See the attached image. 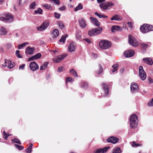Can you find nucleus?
<instances>
[{"mask_svg": "<svg viewBox=\"0 0 153 153\" xmlns=\"http://www.w3.org/2000/svg\"><path fill=\"white\" fill-rule=\"evenodd\" d=\"M138 121L137 116L135 114H132L129 119L130 127L132 128H136L138 124Z\"/></svg>", "mask_w": 153, "mask_h": 153, "instance_id": "obj_1", "label": "nucleus"}, {"mask_svg": "<svg viewBox=\"0 0 153 153\" xmlns=\"http://www.w3.org/2000/svg\"><path fill=\"white\" fill-rule=\"evenodd\" d=\"M13 16L8 13L0 15V20L2 21L5 22L10 23L13 22Z\"/></svg>", "mask_w": 153, "mask_h": 153, "instance_id": "obj_2", "label": "nucleus"}, {"mask_svg": "<svg viewBox=\"0 0 153 153\" xmlns=\"http://www.w3.org/2000/svg\"><path fill=\"white\" fill-rule=\"evenodd\" d=\"M99 45L101 48L106 49L111 47V43L107 40H102L100 42Z\"/></svg>", "mask_w": 153, "mask_h": 153, "instance_id": "obj_3", "label": "nucleus"}, {"mask_svg": "<svg viewBox=\"0 0 153 153\" xmlns=\"http://www.w3.org/2000/svg\"><path fill=\"white\" fill-rule=\"evenodd\" d=\"M102 30V27H100L97 28L92 29L88 31V35L91 36H94L100 33Z\"/></svg>", "mask_w": 153, "mask_h": 153, "instance_id": "obj_4", "label": "nucleus"}, {"mask_svg": "<svg viewBox=\"0 0 153 153\" xmlns=\"http://www.w3.org/2000/svg\"><path fill=\"white\" fill-rule=\"evenodd\" d=\"M50 24V22L49 20H46L43 22L41 25L37 27V30L39 31H43L46 30Z\"/></svg>", "mask_w": 153, "mask_h": 153, "instance_id": "obj_5", "label": "nucleus"}, {"mask_svg": "<svg viewBox=\"0 0 153 153\" xmlns=\"http://www.w3.org/2000/svg\"><path fill=\"white\" fill-rule=\"evenodd\" d=\"M128 37V42L131 45L136 47L139 45V42L133 36L129 35Z\"/></svg>", "mask_w": 153, "mask_h": 153, "instance_id": "obj_6", "label": "nucleus"}, {"mask_svg": "<svg viewBox=\"0 0 153 153\" xmlns=\"http://www.w3.org/2000/svg\"><path fill=\"white\" fill-rule=\"evenodd\" d=\"M139 75L141 79L143 80H145L146 77V72L143 69V67L141 65L139 68Z\"/></svg>", "mask_w": 153, "mask_h": 153, "instance_id": "obj_7", "label": "nucleus"}, {"mask_svg": "<svg viewBox=\"0 0 153 153\" xmlns=\"http://www.w3.org/2000/svg\"><path fill=\"white\" fill-rule=\"evenodd\" d=\"M131 91L132 93L137 92L139 90V86L135 82H132L131 85Z\"/></svg>", "mask_w": 153, "mask_h": 153, "instance_id": "obj_8", "label": "nucleus"}, {"mask_svg": "<svg viewBox=\"0 0 153 153\" xmlns=\"http://www.w3.org/2000/svg\"><path fill=\"white\" fill-rule=\"evenodd\" d=\"M67 56V55L66 54L59 55L53 59V61L55 63H58L61 61L64 58L66 57Z\"/></svg>", "mask_w": 153, "mask_h": 153, "instance_id": "obj_9", "label": "nucleus"}, {"mask_svg": "<svg viewBox=\"0 0 153 153\" xmlns=\"http://www.w3.org/2000/svg\"><path fill=\"white\" fill-rule=\"evenodd\" d=\"M78 22L80 26L82 28H85L87 25L86 21L84 18L79 19L78 20Z\"/></svg>", "mask_w": 153, "mask_h": 153, "instance_id": "obj_10", "label": "nucleus"}, {"mask_svg": "<svg viewBox=\"0 0 153 153\" xmlns=\"http://www.w3.org/2000/svg\"><path fill=\"white\" fill-rule=\"evenodd\" d=\"M30 67L31 70L34 71L39 68V67L35 62H31L30 64Z\"/></svg>", "mask_w": 153, "mask_h": 153, "instance_id": "obj_11", "label": "nucleus"}, {"mask_svg": "<svg viewBox=\"0 0 153 153\" xmlns=\"http://www.w3.org/2000/svg\"><path fill=\"white\" fill-rule=\"evenodd\" d=\"M119 140V139L117 137H111L107 139V141L108 142L114 144L117 143Z\"/></svg>", "mask_w": 153, "mask_h": 153, "instance_id": "obj_12", "label": "nucleus"}, {"mask_svg": "<svg viewBox=\"0 0 153 153\" xmlns=\"http://www.w3.org/2000/svg\"><path fill=\"white\" fill-rule=\"evenodd\" d=\"M134 51L129 50L125 51L124 54L126 57H130L133 56L134 55Z\"/></svg>", "mask_w": 153, "mask_h": 153, "instance_id": "obj_13", "label": "nucleus"}, {"mask_svg": "<svg viewBox=\"0 0 153 153\" xmlns=\"http://www.w3.org/2000/svg\"><path fill=\"white\" fill-rule=\"evenodd\" d=\"M109 148L110 146H107L102 149H97L95 152V153H104L106 152Z\"/></svg>", "mask_w": 153, "mask_h": 153, "instance_id": "obj_14", "label": "nucleus"}, {"mask_svg": "<svg viewBox=\"0 0 153 153\" xmlns=\"http://www.w3.org/2000/svg\"><path fill=\"white\" fill-rule=\"evenodd\" d=\"M102 88L104 92V96H106L108 94V89L107 85L105 83L102 84Z\"/></svg>", "mask_w": 153, "mask_h": 153, "instance_id": "obj_15", "label": "nucleus"}, {"mask_svg": "<svg viewBox=\"0 0 153 153\" xmlns=\"http://www.w3.org/2000/svg\"><path fill=\"white\" fill-rule=\"evenodd\" d=\"M34 50V48H31L30 46L27 47L25 50L26 54L27 55L33 54Z\"/></svg>", "mask_w": 153, "mask_h": 153, "instance_id": "obj_16", "label": "nucleus"}, {"mask_svg": "<svg viewBox=\"0 0 153 153\" xmlns=\"http://www.w3.org/2000/svg\"><path fill=\"white\" fill-rule=\"evenodd\" d=\"M143 61L144 62L148 65H152L153 64L152 59L150 58H143Z\"/></svg>", "mask_w": 153, "mask_h": 153, "instance_id": "obj_17", "label": "nucleus"}, {"mask_svg": "<svg viewBox=\"0 0 153 153\" xmlns=\"http://www.w3.org/2000/svg\"><path fill=\"white\" fill-rule=\"evenodd\" d=\"M75 44L73 42H72L70 44L68 47V51L71 52H74L75 51Z\"/></svg>", "mask_w": 153, "mask_h": 153, "instance_id": "obj_18", "label": "nucleus"}, {"mask_svg": "<svg viewBox=\"0 0 153 153\" xmlns=\"http://www.w3.org/2000/svg\"><path fill=\"white\" fill-rule=\"evenodd\" d=\"M90 19H91L92 23L95 25L97 26L100 25V22L96 18L90 17Z\"/></svg>", "mask_w": 153, "mask_h": 153, "instance_id": "obj_19", "label": "nucleus"}, {"mask_svg": "<svg viewBox=\"0 0 153 153\" xmlns=\"http://www.w3.org/2000/svg\"><path fill=\"white\" fill-rule=\"evenodd\" d=\"M53 38H55L57 37L59 34V30L57 29H54L52 32Z\"/></svg>", "mask_w": 153, "mask_h": 153, "instance_id": "obj_20", "label": "nucleus"}, {"mask_svg": "<svg viewBox=\"0 0 153 153\" xmlns=\"http://www.w3.org/2000/svg\"><path fill=\"white\" fill-rule=\"evenodd\" d=\"M7 30L6 28L4 27H0V35H4L7 33Z\"/></svg>", "mask_w": 153, "mask_h": 153, "instance_id": "obj_21", "label": "nucleus"}, {"mask_svg": "<svg viewBox=\"0 0 153 153\" xmlns=\"http://www.w3.org/2000/svg\"><path fill=\"white\" fill-rule=\"evenodd\" d=\"M122 18L121 17L119 16V15L116 14L113 16L111 19V21L114 20L115 21H120L121 20Z\"/></svg>", "mask_w": 153, "mask_h": 153, "instance_id": "obj_22", "label": "nucleus"}, {"mask_svg": "<svg viewBox=\"0 0 153 153\" xmlns=\"http://www.w3.org/2000/svg\"><path fill=\"white\" fill-rule=\"evenodd\" d=\"M121 29L122 28L119 26L114 25L111 27V31L112 32H114L116 31H120Z\"/></svg>", "mask_w": 153, "mask_h": 153, "instance_id": "obj_23", "label": "nucleus"}, {"mask_svg": "<svg viewBox=\"0 0 153 153\" xmlns=\"http://www.w3.org/2000/svg\"><path fill=\"white\" fill-rule=\"evenodd\" d=\"M140 30L143 33H146L148 32V30L146 29V27L145 24L141 26L140 27Z\"/></svg>", "mask_w": 153, "mask_h": 153, "instance_id": "obj_24", "label": "nucleus"}, {"mask_svg": "<svg viewBox=\"0 0 153 153\" xmlns=\"http://www.w3.org/2000/svg\"><path fill=\"white\" fill-rule=\"evenodd\" d=\"M112 69H111V71L114 73L116 71L118 68V65L117 64L114 65L112 66Z\"/></svg>", "mask_w": 153, "mask_h": 153, "instance_id": "obj_25", "label": "nucleus"}, {"mask_svg": "<svg viewBox=\"0 0 153 153\" xmlns=\"http://www.w3.org/2000/svg\"><path fill=\"white\" fill-rule=\"evenodd\" d=\"M148 43H145L144 42H141L140 43V45L142 48L146 49L148 47Z\"/></svg>", "mask_w": 153, "mask_h": 153, "instance_id": "obj_26", "label": "nucleus"}, {"mask_svg": "<svg viewBox=\"0 0 153 153\" xmlns=\"http://www.w3.org/2000/svg\"><path fill=\"white\" fill-rule=\"evenodd\" d=\"M70 73L71 75L74 77H77L78 76V75L76 72L73 69H71L70 71Z\"/></svg>", "mask_w": 153, "mask_h": 153, "instance_id": "obj_27", "label": "nucleus"}, {"mask_svg": "<svg viewBox=\"0 0 153 153\" xmlns=\"http://www.w3.org/2000/svg\"><path fill=\"white\" fill-rule=\"evenodd\" d=\"M29 44V43L28 42H25L22 44L21 45H19L18 46V49H21L23 47H25L27 45Z\"/></svg>", "mask_w": 153, "mask_h": 153, "instance_id": "obj_28", "label": "nucleus"}, {"mask_svg": "<svg viewBox=\"0 0 153 153\" xmlns=\"http://www.w3.org/2000/svg\"><path fill=\"white\" fill-rule=\"evenodd\" d=\"M100 8L104 10H106L108 9L107 3L100 4Z\"/></svg>", "mask_w": 153, "mask_h": 153, "instance_id": "obj_29", "label": "nucleus"}, {"mask_svg": "<svg viewBox=\"0 0 153 153\" xmlns=\"http://www.w3.org/2000/svg\"><path fill=\"white\" fill-rule=\"evenodd\" d=\"M68 36L67 35H65L62 36L61 38L59 39V42H62L63 43H64L65 42V40L66 38L68 37Z\"/></svg>", "mask_w": 153, "mask_h": 153, "instance_id": "obj_30", "label": "nucleus"}, {"mask_svg": "<svg viewBox=\"0 0 153 153\" xmlns=\"http://www.w3.org/2000/svg\"><path fill=\"white\" fill-rule=\"evenodd\" d=\"M9 63L7 67L10 69H11L14 66L15 63L13 62H11L10 61V62Z\"/></svg>", "mask_w": 153, "mask_h": 153, "instance_id": "obj_31", "label": "nucleus"}, {"mask_svg": "<svg viewBox=\"0 0 153 153\" xmlns=\"http://www.w3.org/2000/svg\"><path fill=\"white\" fill-rule=\"evenodd\" d=\"M48 63L47 62H45L44 64L41 66L40 68V70H43L46 68L48 66Z\"/></svg>", "mask_w": 153, "mask_h": 153, "instance_id": "obj_32", "label": "nucleus"}, {"mask_svg": "<svg viewBox=\"0 0 153 153\" xmlns=\"http://www.w3.org/2000/svg\"><path fill=\"white\" fill-rule=\"evenodd\" d=\"M83 7L82 4L79 3V5L77 6L75 9L74 10L75 11H77L79 10H80L82 9Z\"/></svg>", "mask_w": 153, "mask_h": 153, "instance_id": "obj_33", "label": "nucleus"}, {"mask_svg": "<svg viewBox=\"0 0 153 153\" xmlns=\"http://www.w3.org/2000/svg\"><path fill=\"white\" fill-rule=\"evenodd\" d=\"M146 29L148 30V32L150 31L153 30V26L152 25H146Z\"/></svg>", "mask_w": 153, "mask_h": 153, "instance_id": "obj_34", "label": "nucleus"}, {"mask_svg": "<svg viewBox=\"0 0 153 153\" xmlns=\"http://www.w3.org/2000/svg\"><path fill=\"white\" fill-rule=\"evenodd\" d=\"M122 152L120 148H116L114 149V152L112 153H121Z\"/></svg>", "mask_w": 153, "mask_h": 153, "instance_id": "obj_35", "label": "nucleus"}, {"mask_svg": "<svg viewBox=\"0 0 153 153\" xmlns=\"http://www.w3.org/2000/svg\"><path fill=\"white\" fill-rule=\"evenodd\" d=\"M3 134V138L6 140H7V139L9 136L11 135L9 134H7L5 131H4Z\"/></svg>", "mask_w": 153, "mask_h": 153, "instance_id": "obj_36", "label": "nucleus"}, {"mask_svg": "<svg viewBox=\"0 0 153 153\" xmlns=\"http://www.w3.org/2000/svg\"><path fill=\"white\" fill-rule=\"evenodd\" d=\"M81 87L82 88H85L88 86V83L85 82H81Z\"/></svg>", "mask_w": 153, "mask_h": 153, "instance_id": "obj_37", "label": "nucleus"}, {"mask_svg": "<svg viewBox=\"0 0 153 153\" xmlns=\"http://www.w3.org/2000/svg\"><path fill=\"white\" fill-rule=\"evenodd\" d=\"M4 61H5L4 63L2 65V67H4V68L5 67L7 66V67L8 65L9 64V63L10 62V61L7 60L6 59H5L4 60Z\"/></svg>", "mask_w": 153, "mask_h": 153, "instance_id": "obj_38", "label": "nucleus"}, {"mask_svg": "<svg viewBox=\"0 0 153 153\" xmlns=\"http://www.w3.org/2000/svg\"><path fill=\"white\" fill-rule=\"evenodd\" d=\"M42 12V10L41 8H39L38 10L34 11V12L35 14H41Z\"/></svg>", "mask_w": 153, "mask_h": 153, "instance_id": "obj_39", "label": "nucleus"}, {"mask_svg": "<svg viewBox=\"0 0 153 153\" xmlns=\"http://www.w3.org/2000/svg\"><path fill=\"white\" fill-rule=\"evenodd\" d=\"M36 6V4L35 1H33L30 4V9H34L35 8V7Z\"/></svg>", "mask_w": 153, "mask_h": 153, "instance_id": "obj_40", "label": "nucleus"}, {"mask_svg": "<svg viewBox=\"0 0 153 153\" xmlns=\"http://www.w3.org/2000/svg\"><path fill=\"white\" fill-rule=\"evenodd\" d=\"M76 38L79 40H81V34H80L79 32H77L76 33Z\"/></svg>", "mask_w": 153, "mask_h": 153, "instance_id": "obj_41", "label": "nucleus"}, {"mask_svg": "<svg viewBox=\"0 0 153 153\" xmlns=\"http://www.w3.org/2000/svg\"><path fill=\"white\" fill-rule=\"evenodd\" d=\"M12 141L14 143H17L20 144H21L20 141L18 139L14 138V139H12Z\"/></svg>", "mask_w": 153, "mask_h": 153, "instance_id": "obj_42", "label": "nucleus"}, {"mask_svg": "<svg viewBox=\"0 0 153 153\" xmlns=\"http://www.w3.org/2000/svg\"><path fill=\"white\" fill-rule=\"evenodd\" d=\"M49 1L57 5L59 4V0H49Z\"/></svg>", "mask_w": 153, "mask_h": 153, "instance_id": "obj_43", "label": "nucleus"}, {"mask_svg": "<svg viewBox=\"0 0 153 153\" xmlns=\"http://www.w3.org/2000/svg\"><path fill=\"white\" fill-rule=\"evenodd\" d=\"M43 6L45 7L46 9H51L52 8L51 6L48 4H45L43 5Z\"/></svg>", "mask_w": 153, "mask_h": 153, "instance_id": "obj_44", "label": "nucleus"}, {"mask_svg": "<svg viewBox=\"0 0 153 153\" xmlns=\"http://www.w3.org/2000/svg\"><path fill=\"white\" fill-rule=\"evenodd\" d=\"M15 146L19 150L23 149H24V147L22 146H21L17 144H15Z\"/></svg>", "mask_w": 153, "mask_h": 153, "instance_id": "obj_45", "label": "nucleus"}, {"mask_svg": "<svg viewBox=\"0 0 153 153\" xmlns=\"http://www.w3.org/2000/svg\"><path fill=\"white\" fill-rule=\"evenodd\" d=\"M19 51L17 50L16 52V56L19 58H22V56L19 54Z\"/></svg>", "mask_w": 153, "mask_h": 153, "instance_id": "obj_46", "label": "nucleus"}, {"mask_svg": "<svg viewBox=\"0 0 153 153\" xmlns=\"http://www.w3.org/2000/svg\"><path fill=\"white\" fill-rule=\"evenodd\" d=\"M36 59L40 58L41 56V54L40 53H38L34 55Z\"/></svg>", "mask_w": 153, "mask_h": 153, "instance_id": "obj_47", "label": "nucleus"}, {"mask_svg": "<svg viewBox=\"0 0 153 153\" xmlns=\"http://www.w3.org/2000/svg\"><path fill=\"white\" fill-rule=\"evenodd\" d=\"M61 15L59 13H54V17L55 18H56L58 19H59L60 18Z\"/></svg>", "mask_w": 153, "mask_h": 153, "instance_id": "obj_48", "label": "nucleus"}, {"mask_svg": "<svg viewBox=\"0 0 153 153\" xmlns=\"http://www.w3.org/2000/svg\"><path fill=\"white\" fill-rule=\"evenodd\" d=\"M148 105L149 106H153V98L152 99L151 101L148 103Z\"/></svg>", "mask_w": 153, "mask_h": 153, "instance_id": "obj_49", "label": "nucleus"}, {"mask_svg": "<svg viewBox=\"0 0 153 153\" xmlns=\"http://www.w3.org/2000/svg\"><path fill=\"white\" fill-rule=\"evenodd\" d=\"M94 14L95 15L97 16H98V17L100 18H103V15H101L100 14H99L97 12H96Z\"/></svg>", "mask_w": 153, "mask_h": 153, "instance_id": "obj_50", "label": "nucleus"}, {"mask_svg": "<svg viewBox=\"0 0 153 153\" xmlns=\"http://www.w3.org/2000/svg\"><path fill=\"white\" fill-rule=\"evenodd\" d=\"M25 64H23L21 65H20L19 67V70H23L24 69L25 67Z\"/></svg>", "mask_w": 153, "mask_h": 153, "instance_id": "obj_51", "label": "nucleus"}, {"mask_svg": "<svg viewBox=\"0 0 153 153\" xmlns=\"http://www.w3.org/2000/svg\"><path fill=\"white\" fill-rule=\"evenodd\" d=\"M107 4L108 6V8L109 7H110L111 6H114V4L111 2H107Z\"/></svg>", "mask_w": 153, "mask_h": 153, "instance_id": "obj_52", "label": "nucleus"}, {"mask_svg": "<svg viewBox=\"0 0 153 153\" xmlns=\"http://www.w3.org/2000/svg\"><path fill=\"white\" fill-rule=\"evenodd\" d=\"M59 26L62 29L64 27V25L61 22H59L58 23Z\"/></svg>", "mask_w": 153, "mask_h": 153, "instance_id": "obj_53", "label": "nucleus"}, {"mask_svg": "<svg viewBox=\"0 0 153 153\" xmlns=\"http://www.w3.org/2000/svg\"><path fill=\"white\" fill-rule=\"evenodd\" d=\"M99 66L100 67V68L99 71L97 73V74L99 75L100 74L102 73V67L100 66V65H99Z\"/></svg>", "mask_w": 153, "mask_h": 153, "instance_id": "obj_54", "label": "nucleus"}, {"mask_svg": "<svg viewBox=\"0 0 153 153\" xmlns=\"http://www.w3.org/2000/svg\"><path fill=\"white\" fill-rule=\"evenodd\" d=\"M64 68L62 66L59 67L57 70V71L58 72H60L62 71Z\"/></svg>", "mask_w": 153, "mask_h": 153, "instance_id": "obj_55", "label": "nucleus"}, {"mask_svg": "<svg viewBox=\"0 0 153 153\" xmlns=\"http://www.w3.org/2000/svg\"><path fill=\"white\" fill-rule=\"evenodd\" d=\"M83 40H85V41H86L87 42H88L89 43H90L91 42V39H87V38L84 39H83L82 40V41H83Z\"/></svg>", "mask_w": 153, "mask_h": 153, "instance_id": "obj_56", "label": "nucleus"}, {"mask_svg": "<svg viewBox=\"0 0 153 153\" xmlns=\"http://www.w3.org/2000/svg\"><path fill=\"white\" fill-rule=\"evenodd\" d=\"M59 9L62 11L65 10L66 9V7L65 6H63L62 7H59Z\"/></svg>", "mask_w": 153, "mask_h": 153, "instance_id": "obj_57", "label": "nucleus"}, {"mask_svg": "<svg viewBox=\"0 0 153 153\" xmlns=\"http://www.w3.org/2000/svg\"><path fill=\"white\" fill-rule=\"evenodd\" d=\"M131 146L132 147H134L135 146L137 147L140 146V145L139 144H136L134 142H133L132 144H131Z\"/></svg>", "mask_w": 153, "mask_h": 153, "instance_id": "obj_58", "label": "nucleus"}, {"mask_svg": "<svg viewBox=\"0 0 153 153\" xmlns=\"http://www.w3.org/2000/svg\"><path fill=\"white\" fill-rule=\"evenodd\" d=\"M72 78L70 77H67L66 78V82H71Z\"/></svg>", "mask_w": 153, "mask_h": 153, "instance_id": "obj_59", "label": "nucleus"}, {"mask_svg": "<svg viewBox=\"0 0 153 153\" xmlns=\"http://www.w3.org/2000/svg\"><path fill=\"white\" fill-rule=\"evenodd\" d=\"M29 60L30 61H32V60H36V59L35 58L34 56H33L29 58Z\"/></svg>", "mask_w": 153, "mask_h": 153, "instance_id": "obj_60", "label": "nucleus"}, {"mask_svg": "<svg viewBox=\"0 0 153 153\" xmlns=\"http://www.w3.org/2000/svg\"><path fill=\"white\" fill-rule=\"evenodd\" d=\"M26 152L27 153H30L31 151L32 150L31 149H30L28 148L26 149Z\"/></svg>", "mask_w": 153, "mask_h": 153, "instance_id": "obj_61", "label": "nucleus"}, {"mask_svg": "<svg viewBox=\"0 0 153 153\" xmlns=\"http://www.w3.org/2000/svg\"><path fill=\"white\" fill-rule=\"evenodd\" d=\"M127 24L128 25V26L130 27L131 28V27H132V23L131 22H127Z\"/></svg>", "mask_w": 153, "mask_h": 153, "instance_id": "obj_62", "label": "nucleus"}, {"mask_svg": "<svg viewBox=\"0 0 153 153\" xmlns=\"http://www.w3.org/2000/svg\"><path fill=\"white\" fill-rule=\"evenodd\" d=\"M148 82L149 83H152L153 82V79L151 78H149L148 79Z\"/></svg>", "mask_w": 153, "mask_h": 153, "instance_id": "obj_63", "label": "nucleus"}, {"mask_svg": "<svg viewBox=\"0 0 153 153\" xmlns=\"http://www.w3.org/2000/svg\"><path fill=\"white\" fill-rule=\"evenodd\" d=\"M13 78H10L8 80L9 83H11V82H12V81H13Z\"/></svg>", "mask_w": 153, "mask_h": 153, "instance_id": "obj_64", "label": "nucleus"}]
</instances>
